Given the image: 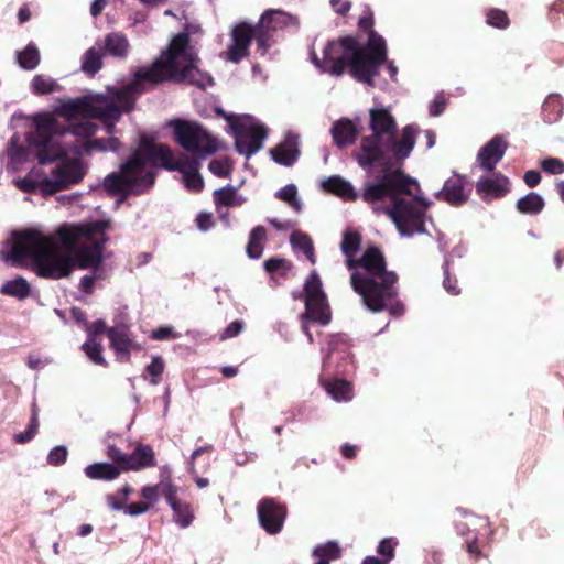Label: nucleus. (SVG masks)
I'll use <instances>...</instances> for the list:
<instances>
[{"instance_id":"f257e3e1","label":"nucleus","mask_w":564,"mask_h":564,"mask_svg":"<svg viewBox=\"0 0 564 564\" xmlns=\"http://www.w3.org/2000/svg\"><path fill=\"white\" fill-rule=\"evenodd\" d=\"M198 63L196 46L185 31L175 35L150 66L139 68L127 85L108 88L106 94L61 99L52 112L35 113L32 117L34 131L29 133L28 142L34 148L39 165L24 177L13 178L12 183L24 193L52 195L46 187L52 182L50 171L44 165L68 152L80 156L117 152L121 143L112 137L116 123L123 112L132 110L138 95L165 80L182 82L202 89L214 84L213 77L199 69Z\"/></svg>"},{"instance_id":"f03ea898","label":"nucleus","mask_w":564,"mask_h":564,"mask_svg":"<svg viewBox=\"0 0 564 564\" xmlns=\"http://www.w3.org/2000/svg\"><path fill=\"white\" fill-rule=\"evenodd\" d=\"M369 117L371 134L361 139L356 159L362 169L370 172L379 166L380 172L375 181L365 183L361 198L373 213L386 215L401 237L424 234L425 214L432 202L421 195L415 178L393 167L411 154L417 129L409 124L398 137L397 121L383 105L370 108Z\"/></svg>"},{"instance_id":"7ed1b4c3","label":"nucleus","mask_w":564,"mask_h":564,"mask_svg":"<svg viewBox=\"0 0 564 564\" xmlns=\"http://www.w3.org/2000/svg\"><path fill=\"white\" fill-rule=\"evenodd\" d=\"M109 229V220L98 219L63 224L52 234L37 228L17 230L2 243L0 258L11 265L31 267L39 276L53 280L69 275L75 267L91 269L79 283L83 292L90 293L95 280L101 278Z\"/></svg>"},{"instance_id":"20e7f679","label":"nucleus","mask_w":564,"mask_h":564,"mask_svg":"<svg viewBox=\"0 0 564 564\" xmlns=\"http://www.w3.org/2000/svg\"><path fill=\"white\" fill-rule=\"evenodd\" d=\"M162 166L169 171H178L188 191L200 192L204 181L198 173L199 161L185 154L175 158L164 144L142 139L139 149L121 165L119 173L108 175L105 188L111 194H140L154 184L155 169Z\"/></svg>"},{"instance_id":"39448f33","label":"nucleus","mask_w":564,"mask_h":564,"mask_svg":"<svg viewBox=\"0 0 564 564\" xmlns=\"http://www.w3.org/2000/svg\"><path fill=\"white\" fill-rule=\"evenodd\" d=\"M360 235L352 230H346L340 243V249L346 256V264L349 269L359 267L362 272L351 275V285L361 296L364 304L372 312L388 308L393 316L403 314V305L395 303L389 305L397 294L394 272L386 270V262L381 251L376 247L367 248L362 257L355 261L354 257L360 248Z\"/></svg>"},{"instance_id":"423d86ee","label":"nucleus","mask_w":564,"mask_h":564,"mask_svg":"<svg viewBox=\"0 0 564 564\" xmlns=\"http://www.w3.org/2000/svg\"><path fill=\"white\" fill-rule=\"evenodd\" d=\"M323 53L322 61L315 52L311 53L312 63L323 73L341 76L348 70L356 80L367 85H373L379 66L387 62L386 41L373 31L364 46L355 37L345 36L329 42Z\"/></svg>"},{"instance_id":"0eeeda50","label":"nucleus","mask_w":564,"mask_h":564,"mask_svg":"<svg viewBox=\"0 0 564 564\" xmlns=\"http://www.w3.org/2000/svg\"><path fill=\"white\" fill-rule=\"evenodd\" d=\"M297 28L296 17L278 9L267 10L257 25L241 22L231 30L230 44L226 51L221 52L220 57L231 63H239L248 55L252 39L257 43V52L265 55L275 43L279 31L297 30Z\"/></svg>"},{"instance_id":"6e6552de","label":"nucleus","mask_w":564,"mask_h":564,"mask_svg":"<svg viewBox=\"0 0 564 564\" xmlns=\"http://www.w3.org/2000/svg\"><path fill=\"white\" fill-rule=\"evenodd\" d=\"M216 111L227 121L239 154L249 159L262 148L267 138V129L259 120L249 115H227L221 109Z\"/></svg>"},{"instance_id":"1a4fd4ad","label":"nucleus","mask_w":564,"mask_h":564,"mask_svg":"<svg viewBox=\"0 0 564 564\" xmlns=\"http://www.w3.org/2000/svg\"><path fill=\"white\" fill-rule=\"evenodd\" d=\"M302 297L305 303V312L301 315V325L308 341L313 343V336L308 329L310 323L327 325L332 318L327 297L316 271H313L305 280Z\"/></svg>"},{"instance_id":"9d476101","label":"nucleus","mask_w":564,"mask_h":564,"mask_svg":"<svg viewBox=\"0 0 564 564\" xmlns=\"http://www.w3.org/2000/svg\"><path fill=\"white\" fill-rule=\"evenodd\" d=\"M176 142L199 159H205L218 150V144L200 124L193 121L171 122Z\"/></svg>"},{"instance_id":"9b49d317","label":"nucleus","mask_w":564,"mask_h":564,"mask_svg":"<svg viewBox=\"0 0 564 564\" xmlns=\"http://www.w3.org/2000/svg\"><path fill=\"white\" fill-rule=\"evenodd\" d=\"M86 174V166L79 159H65L50 169L51 181L46 184L52 195L79 183Z\"/></svg>"},{"instance_id":"f8f14e48","label":"nucleus","mask_w":564,"mask_h":564,"mask_svg":"<svg viewBox=\"0 0 564 564\" xmlns=\"http://www.w3.org/2000/svg\"><path fill=\"white\" fill-rule=\"evenodd\" d=\"M107 336L117 360L121 362L130 361L131 351L141 349V346L131 336L129 326L124 323H116V325L109 327Z\"/></svg>"},{"instance_id":"ddd939ff","label":"nucleus","mask_w":564,"mask_h":564,"mask_svg":"<svg viewBox=\"0 0 564 564\" xmlns=\"http://www.w3.org/2000/svg\"><path fill=\"white\" fill-rule=\"evenodd\" d=\"M257 511L260 524L268 533L276 534L281 531L286 514L284 506L267 498L258 503Z\"/></svg>"},{"instance_id":"4468645a","label":"nucleus","mask_w":564,"mask_h":564,"mask_svg":"<svg viewBox=\"0 0 564 564\" xmlns=\"http://www.w3.org/2000/svg\"><path fill=\"white\" fill-rule=\"evenodd\" d=\"M351 359L350 346L343 335H333L328 343V351L323 357V367L329 368L333 365L339 370L345 371L347 361Z\"/></svg>"},{"instance_id":"2eb2a0df","label":"nucleus","mask_w":564,"mask_h":564,"mask_svg":"<svg viewBox=\"0 0 564 564\" xmlns=\"http://www.w3.org/2000/svg\"><path fill=\"white\" fill-rule=\"evenodd\" d=\"M507 147L508 143L502 137H494L480 149L477 155L479 167L485 171H492L498 162L503 158Z\"/></svg>"},{"instance_id":"dca6fc26","label":"nucleus","mask_w":564,"mask_h":564,"mask_svg":"<svg viewBox=\"0 0 564 564\" xmlns=\"http://www.w3.org/2000/svg\"><path fill=\"white\" fill-rule=\"evenodd\" d=\"M509 180L502 174L480 177L476 183V191L484 199H494L509 192Z\"/></svg>"},{"instance_id":"f3484780","label":"nucleus","mask_w":564,"mask_h":564,"mask_svg":"<svg viewBox=\"0 0 564 564\" xmlns=\"http://www.w3.org/2000/svg\"><path fill=\"white\" fill-rule=\"evenodd\" d=\"M436 198L445 200L449 205L458 206L468 198V192L465 189L464 178L457 174L445 181L441 191L435 193Z\"/></svg>"},{"instance_id":"a211bd4d","label":"nucleus","mask_w":564,"mask_h":564,"mask_svg":"<svg viewBox=\"0 0 564 564\" xmlns=\"http://www.w3.org/2000/svg\"><path fill=\"white\" fill-rule=\"evenodd\" d=\"M156 465L155 453L151 445L138 443L134 451L128 454L123 471H139Z\"/></svg>"},{"instance_id":"6ab92c4d","label":"nucleus","mask_w":564,"mask_h":564,"mask_svg":"<svg viewBox=\"0 0 564 564\" xmlns=\"http://www.w3.org/2000/svg\"><path fill=\"white\" fill-rule=\"evenodd\" d=\"M299 154V137L293 133H288L285 139L271 150L273 161L284 166L294 164Z\"/></svg>"},{"instance_id":"aec40b11","label":"nucleus","mask_w":564,"mask_h":564,"mask_svg":"<svg viewBox=\"0 0 564 564\" xmlns=\"http://www.w3.org/2000/svg\"><path fill=\"white\" fill-rule=\"evenodd\" d=\"M324 191L332 193L345 200H355L358 193L352 184L339 175H333L322 182Z\"/></svg>"},{"instance_id":"412c9836","label":"nucleus","mask_w":564,"mask_h":564,"mask_svg":"<svg viewBox=\"0 0 564 564\" xmlns=\"http://www.w3.org/2000/svg\"><path fill=\"white\" fill-rule=\"evenodd\" d=\"M104 51L116 58H127L130 52L128 37L120 32H111L105 36Z\"/></svg>"},{"instance_id":"4be33fe9","label":"nucleus","mask_w":564,"mask_h":564,"mask_svg":"<svg viewBox=\"0 0 564 564\" xmlns=\"http://www.w3.org/2000/svg\"><path fill=\"white\" fill-rule=\"evenodd\" d=\"M330 133L335 144L341 148L355 142L357 129L351 120L343 118L333 124Z\"/></svg>"},{"instance_id":"5701e85b","label":"nucleus","mask_w":564,"mask_h":564,"mask_svg":"<svg viewBox=\"0 0 564 564\" xmlns=\"http://www.w3.org/2000/svg\"><path fill=\"white\" fill-rule=\"evenodd\" d=\"M214 202L217 208V212L219 213L221 218H225V215L221 214L220 209L221 207H237L241 206L246 198L238 194L237 189L227 186L219 189H216L214 192Z\"/></svg>"},{"instance_id":"b1692460","label":"nucleus","mask_w":564,"mask_h":564,"mask_svg":"<svg viewBox=\"0 0 564 564\" xmlns=\"http://www.w3.org/2000/svg\"><path fill=\"white\" fill-rule=\"evenodd\" d=\"M8 164L7 170L10 172H19L23 164L29 160V151L22 145H18V138L13 137L8 145Z\"/></svg>"},{"instance_id":"393cba45","label":"nucleus","mask_w":564,"mask_h":564,"mask_svg":"<svg viewBox=\"0 0 564 564\" xmlns=\"http://www.w3.org/2000/svg\"><path fill=\"white\" fill-rule=\"evenodd\" d=\"M85 475L94 480H113L119 477L121 470L110 463H95L85 468Z\"/></svg>"},{"instance_id":"a878e982","label":"nucleus","mask_w":564,"mask_h":564,"mask_svg":"<svg viewBox=\"0 0 564 564\" xmlns=\"http://www.w3.org/2000/svg\"><path fill=\"white\" fill-rule=\"evenodd\" d=\"M312 554L316 558L315 564H329L341 556V549L337 542L328 541L316 545Z\"/></svg>"},{"instance_id":"bb28decb","label":"nucleus","mask_w":564,"mask_h":564,"mask_svg":"<svg viewBox=\"0 0 564 564\" xmlns=\"http://www.w3.org/2000/svg\"><path fill=\"white\" fill-rule=\"evenodd\" d=\"M15 59L21 68L33 70L40 64V51L34 43H29L23 50L15 52Z\"/></svg>"},{"instance_id":"cd10ccee","label":"nucleus","mask_w":564,"mask_h":564,"mask_svg":"<svg viewBox=\"0 0 564 564\" xmlns=\"http://www.w3.org/2000/svg\"><path fill=\"white\" fill-rule=\"evenodd\" d=\"M290 243L295 252H303L311 263H315L313 241L308 235L302 231H293Z\"/></svg>"},{"instance_id":"c85d7f7f","label":"nucleus","mask_w":564,"mask_h":564,"mask_svg":"<svg viewBox=\"0 0 564 564\" xmlns=\"http://www.w3.org/2000/svg\"><path fill=\"white\" fill-rule=\"evenodd\" d=\"M327 393L336 402H347L352 399L354 392L350 383L343 379H334L325 384Z\"/></svg>"},{"instance_id":"c756f323","label":"nucleus","mask_w":564,"mask_h":564,"mask_svg":"<svg viewBox=\"0 0 564 564\" xmlns=\"http://www.w3.org/2000/svg\"><path fill=\"white\" fill-rule=\"evenodd\" d=\"M30 89L34 95L43 96L61 90V86L51 76L37 74L32 78Z\"/></svg>"},{"instance_id":"7c9ffc66","label":"nucleus","mask_w":564,"mask_h":564,"mask_svg":"<svg viewBox=\"0 0 564 564\" xmlns=\"http://www.w3.org/2000/svg\"><path fill=\"white\" fill-rule=\"evenodd\" d=\"M563 101L558 95H549L542 106L544 121L553 123L557 121L563 113Z\"/></svg>"},{"instance_id":"2f4dec72","label":"nucleus","mask_w":564,"mask_h":564,"mask_svg":"<svg viewBox=\"0 0 564 564\" xmlns=\"http://www.w3.org/2000/svg\"><path fill=\"white\" fill-rule=\"evenodd\" d=\"M265 237L267 232L262 226H257L251 230L247 245V254L249 258L259 259L262 256Z\"/></svg>"},{"instance_id":"473e14b6","label":"nucleus","mask_w":564,"mask_h":564,"mask_svg":"<svg viewBox=\"0 0 564 564\" xmlns=\"http://www.w3.org/2000/svg\"><path fill=\"white\" fill-rule=\"evenodd\" d=\"M0 292L2 294L23 300L30 294V284L24 278H15L3 283Z\"/></svg>"},{"instance_id":"72a5a7b5","label":"nucleus","mask_w":564,"mask_h":564,"mask_svg":"<svg viewBox=\"0 0 564 564\" xmlns=\"http://www.w3.org/2000/svg\"><path fill=\"white\" fill-rule=\"evenodd\" d=\"M544 205L543 197L535 192L527 194L517 202V208L522 214H539Z\"/></svg>"},{"instance_id":"f704fd0d","label":"nucleus","mask_w":564,"mask_h":564,"mask_svg":"<svg viewBox=\"0 0 564 564\" xmlns=\"http://www.w3.org/2000/svg\"><path fill=\"white\" fill-rule=\"evenodd\" d=\"M83 351L94 364L99 366H107V361L102 356V345L98 338H95L93 334L89 335V338L82 345Z\"/></svg>"},{"instance_id":"c9c22d12","label":"nucleus","mask_w":564,"mask_h":564,"mask_svg":"<svg viewBox=\"0 0 564 564\" xmlns=\"http://www.w3.org/2000/svg\"><path fill=\"white\" fill-rule=\"evenodd\" d=\"M173 511V520L181 528H187L194 520V514L189 503L181 500L176 501L175 505L170 506Z\"/></svg>"},{"instance_id":"e433bc0d","label":"nucleus","mask_w":564,"mask_h":564,"mask_svg":"<svg viewBox=\"0 0 564 564\" xmlns=\"http://www.w3.org/2000/svg\"><path fill=\"white\" fill-rule=\"evenodd\" d=\"M275 197L286 203L294 212H302L303 204L297 195V188L294 184H288L275 193Z\"/></svg>"},{"instance_id":"4c0bfd02","label":"nucleus","mask_w":564,"mask_h":564,"mask_svg":"<svg viewBox=\"0 0 564 564\" xmlns=\"http://www.w3.org/2000/svg\"><path fill=\"white\" fill-rule=\"evenodd\" d=\"M102 66L101 54L95 47L87 50L82 59V70L90 76Z\"/></svg>"},{"instance_id":"58836bf2","label":"nucleus","mask_w":564,"mask_h":564,"mask_svg":"<svg viewBox=\"0 0 564 564\" xmlns=\"http://www.w3.org/2000/svg\"><path fill=\"white\" fill-rule=\"evenodd\" d=\"M486 22L491 26L506 29L509 25V18L507 13L500 9H490L486 13Z\"/></svg>"},{"instance_id":"ea45409f","label":"nucleus","mask_w":564,"mask_h":564,"mask_svg":"<svg viewBox=\"0 0 564 564\" xmlns=\"http://www.w3.org/2000/svg\"><path fill=\"white\" fill-rule=\"evenodd\" d=\"M164 368V360L160 356H153L151 362L145 368V373L151 377V384L156 386L159 383V377L163 373Z\"/></svg>"},{"instance_id":"a19ab883","label":"nucleus","mask_w":564,"mask_h":564,"mask_svg":"<svg viewBox=\"0 0 564 564\" xmlns=\"http://www.w3.org/2000/svg\"><path fill=\"white\" fill-rule=\"evenodd\" d=\"M397 545L398 540L394 538H386L379 543L378 553L387 557L386 560H382L387 564H389V561L394 557V550Z\"/></svg>"},{"instance_id":"79ce46f5","label":"nucleus","mask_w":564,"mask_h":564,"mask_svg":"<svg viewBox=\"0 0 564 564\" xmlns=\"http://www.w3.org/2000/svg\"><path fill=\"white\" fill-rule=\"evenodd\" d=\"M37 427H39L37 415L35 412H33L29 427L24 432L15 434L14 441L19 444H24V443L31 441L35 436V434L37 432Z\"/></svg>"},{"instance_id":"37998d69","label":"nucleus","mask_w":564,"mask_h":564,"mask_svg":"<svg viewBox=\"0 0 564 564\" xmlns=\"http://www.w3.org/2000/svg\"><path fill=\"white\" fill-rule=\"evenodd\" d=\"M208 169L213 174L219 177H226L231 172V164L228 159L213 160Z\"/></svg>"},{"instance_id":"c03bdc74","label":"nucleus","mask_w":564,"mask_h":564,"mask_svg":"<svg viewBox=\"0 0 564 564\" xmlns=\"http://www.w3.org/2000/svg\"><path fill=\"white\" fill-rule=\"evenodd\" d=\"M150 338L154 340L177 339L180 334L171 325L161 326L151 332Z\"/></svg>"},{"instance_id":"a18cd8bd","label":"nucleus","mask_w":564,"mask_h":564,"mask_svg":"<svg viewBox=\"0 0 564 564\" xmlns=\"http://www.w3.org/2000/svg\"><path fill=\"white\" fill-rule=\"evenodd\" d=\"M67 454L68 452L65 446H55L50 451L47 455V463L54 466L62 465L66 462Z\"/></svg>"},{"instance_id":"49530a36","label":"nucleus","mask_w":564,"mask_h":564,"mask_svg":"<svg viewBox=\"0 0 564 564\" xmlns=\"http://www.w3.org/2000/svg\"><path fill=\"white\" fill-rule=\"evenodd\" d=\"M160 494H162L169 506L175 505L176 501H178L176 495H177V487L172 484V481H164L159 482Z\"/></svg>"},{"instance_id":"de8ad7c7","label":"nucleus","mask_w":564,"mask_h":564,"mask_svg":"<svg viewBox=\"0 0 564 564\" xmlns=\"http://www.w3.org/2000/svg\"><path fill=\"white\" fill-rule=\"evenodd\" d=\"M541 167L550 174H561L564 172V162L557 158H547L541 162Z\"/></svg>"},{"instance_id":"09e8293b","label":"nucleus","mask_w":564,"mask_h":564,"mask_svg":"<svg viewBox=\"0 0 564 564\" xmlns=\"http://www.w3.org/2000/svg\"><path fill=\"white\" fill-rule=\"evenodd\" d=\"M141 497L147 500L151 506H153L155 502H158L159 500V497H160V488H159V484L158 485H147L144 487H142L141 489Z\"/></svg>"},{"instance_id":"8fccbe9b","label":"nucleus","mask_w":564,"mask_h":564,"mask_svg":"<svg viewBox=\"0 0 564 564\" xmlns=\"http://www.w3.org/2000/svg\"><path fill=\"white\" fill-rule=\"evenodd\" d=\"M107 455L118 464L117 467L120 468V470L124 469V465L127 462L128 454L123 453L120 448H118L115 445H109L107 447Z\"/></svg>"},{"instance_id":"3c124183","label":"nucleus","mask_w":564,"mask_h":564,"mask_svg":"<svg viewBox=\"0 0 564 564\" xmlns=\"http://www.w3.org/2000/svg\"><path fill=\"white\" fill-rule=\"evenodd\" d=\"M245 323L242 321H234L231 322L221 333L220 339H229L237 337L243 329Z\"/></svg>"},{"instance_id":"603ef678","label":"nucleus","mask_w":564,"mask_h":564,"mask_svg":"<svg viewBox=\"0 0 564 564\" xmlns=\"http://www.w3.org/2000/svg\"><path fill=\"white\" fill-rule=\"evenodd\" d=\"M210 451H213V446L212 445H205V446L196 448L191 454V456L188 458V462H187V471H188L189 475H195L196 474V467H195L196 458L199 455H202L203 453L210 452Z\"/></svg>"},{"instance_id":"864d4df0","label":"nucleus","mask_w":564,"mask_h":564,"mask_svg":"<svg viewBox=\"0 0 564 564\" xmlns=\"http://www.w3.org/2000/svg\"><path fill=\"white\" fill-rule=\"evenodd\" d=\"M108 328L109 327L106 326V322L104 319H99V321L95 322L94 324H87L85 330L87 333V338H89L90 334H93L95 338H98L99 334H101V333L107 334Z\"/></svg>"},{"instance_id":"5fc2aeb1","label":"nucleus","mask_w":564,"mask_h":564,"mask_svg":"<svg viewBox=\"0 0 564 564\" xmlns=\"http://www.w3.org/2000/svg\"><path fill=\"white\" fill-rule=\"evenodd\" d=\"M445 106L446 98L441 94L435 96V98L430 105V115L434 117L440 116L444 111Z\"/></svg>"},{"instance_id":"6e6d98bb","label":"nucleus","mask_w":564,"mask_h":564,"mask_svg":"<svg viewBox=\"0 0 564 564\" xmlns=\"http://www.w3.org/2000/svg\"><path fill=\"white\" fill-rule=\"evenodd\" d=\"M149 508L150 505L147 502H133L124 509V512L129 516L135 517L145 513Z\"/></svg>"},{"instance_id":"4d7b16f0","label":"nucleus","mask_w":564,"mask_h":564,"mask_svg":"<svg viewBox=\"0 0 564 564\" xmlns=\"http://www.w3.org/2000/svg\"><path fill=\"white\" fill-rule=\"evenodd\" d=\"M196 225L199 230L207 231L213 227V216L208 213H200L196 217Z\"/></svg>"},{"instance_id":"13d9d810","label":"nucleus","mask_w":564,"mask_h":564,"mask_svg":"<svg viewBox=\"0 0 564 564\" xmlns=\"http://www.w3.org/2000/svg\"><path fill=\"white\" fill-rule=\"evenodd\" d=\"M445 279L443 281L444 289L452 295H457L459 289L457 286V280L448 274L447 269L444 270Z\"/></svg>"},{"instance_id":"bf43d9fd","label":"nucleus","mask_w":564,"mask_h":564,"mask_svg":"<svg viewBox=\"0 0 564 564\" xmlns=\"http://www.w3.org/2000/svg\"><path fill=\"white\" fill-rule=\"evenodd\" d=\"M523 180L529 187H534L540 183L541 175L535 170H529L525 172Z\"/></svg>"},{"instance_id":"052dcab7","label":"nucleus","mask_w":564,"mask_h":564,"mask_svg":"<svg viewBox=\"0 0 564 564\" xmlns=\"http://www.w3.org/2000/svg\"><path fill=\"white\" fill-rule=\"evenodd\" d=\"M284 264V260L280 258H272L264 261L263 267L267 272H275Z\"/></svg>"},{"instance_id":"680f3d73","label":"nucleus","mask_w":564,"mask_h":564,"mask_svg":"<svg viewBox=\"0 0 564 564\" xmlns=\"http://www.w3.org/2000/svg\"><path fill=\"white\" fill-rule=\"evenodd\" d=\"M465 541L467 544V550L470 554L476 556L480 554L477 536H470L469 534H467Z\"/></svg>"},{"instance_id":"e2e57ef3","label":"nucleus","mask_w":564,"mask_h":564,"mask_svg":"<svg viewBox=\"0 0 564 564\" xmlns=\"http://www.w3.org/2000/svg\"><path fill=\"white\" fill-rule=\"evenodd\" d=\"M124 502L118 494L107 496V503L112 510H122Z\"/></svg>"},{"instance_id":"0e129e2a","label":"nucleus","mask_w":564,"mask_h":564,"mask_svg":"<svg viewBox=\"0 0 564 564\" xmlns=\"http://www.w3.org/2000/svg\"><path fill=\"white\" fill-rule=\"evenodd\" d=\"M330 4L339 14H345L350 9V3L344 0H330Z\"/></svg>"},{"instance_id":"69168bd1","label":"nucleus","mask_w":564,"mask_h":564,"mask_svg":"<svg viewBox=\"0 0 564 564\" xmlns=\"http://www.w3.org/2000/svg\"><path fill=\"white\" fill-rule=\"evenodd\" d=\"M70 315H72L73 319H74L76 323H78V324L83 325V326H84V328H86V325H87L88 323H87L86 315H85V313H84L82 310H79V308H77V307H73V308L70 310Z\"/></svg>"},{"instance_id":"338daca9","label":"nucleus","mask_w":564,"mask_h":564,"mask_svg":"<svg viewBox=\"0 0 564 564\" xmlns=\"http://www.w3.org/2000/svg\"><path fill=\"white\" fill-rule=\"evenodd\" d=\"M270 225L276 230L285 231L293 228L294 224L290 220L280 221L278 219H269Z\"/></svg>"},{"instance_id":"774afa93","label":"nucleus","mask_w":564,"mask_h":564,"mask_svg":"<svg viewBox=\"0 0 564 564\" xmlns=\"http://www.w3.org/2000/svg\"><path fill=\"white\" fill-rule=\"evenodd\" d=\"M45 364H48V360H46L45 362L42 361V359L36 356V355H29L28 356V359H26V365L30 369H37L39 367L45 365Z\"/></svg>"}]
</instances>
